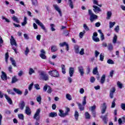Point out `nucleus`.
<instances>
[{
    "instance_id": "obj_1",
    "label": "nucleus",
    "mask_w": 125,
    "mask_h": 125,
    "mask_svg": "<svg viewBox=\"0 0 125 125\" xmlns=\"http://www.w3.org/2000/svg\"><path fill=\"white\" fill-rule=\"evenodd\" d=\"M48 74L50 75V76L53 77L54 78H60L59 72H58V71H57L56 69L49 71L48 72Z\"/></svg>"
},
{
    "instance_id": "obj_2",
    "label": "nucleus",
    "mask_w": 125,
    "mask_h": 125,
    "mask_svg": "<svg viewBox=\"0 0 125 125\" xmlns=\"http://www.w3.org/2000/svg\"><path fill=\"white\" fill-rule=\"evenodd\" d=\"M40 113L41 109H38L33 116L34 120H36V121H39V120H40V118L41 117V116L40 115Z\"/></svg>"
},
{
    "instance_id": "obj_3",
    "label": "nucleus",
    "mask_w": 125,
    "mask_h": 125,
    "mask_svg": "<svg viewBox=\"0 0 125 125\" xmlns=\"http://www.w3.org/2000/svg\"><path fill=\"white\" fill-rule=\"evenodd\" d=\"M33 20L35 21L36 24H38L39 26H40L41 28L44 31H46V29H45V27H44V25L40 20L37 19H33Z\"/></svg>"
},
{
    "instance_id": "obj_4",
    "label": "nucleus",
    "mask_w": 125,
    "mask_h": 125,
    "mask_svg": "<svg viewBox=\"0 0 125 125\" xmlns=\"http://www.w3.org/2000/svg\"><path fill=\"white\" fill-rule=\"evenodd\" d=\"M43 91H45V92L46 91V90H47V93H49V94L52 92V89L51 88V87L49 85H48L47 84H46L43 86Z\"/></svg>"
},
{
    "instance_id": "obj_5",
    "label": "nucleus",
    "mask_w": 125,
    "mask_h": 125,
    "mask_svg": "<svg viewBox=\"0 0 125 125\" xmlns=\"http://www.w3.org/2000/svg\"><path fill=\"white\" fill-rule=\"evenodd\" d=\"M53 7L55 8V10H56L58 12L60 16H61V17H62V11L60 9V8H59L58 5H53Z\"/></svg>"
},
{
    "instance_id": "obj_6",
    "label": "nucleus",
    "mask_w": 125,
    "mask_h": 125,
    "mask_svg": "<svg viewBox=\"0 0 125 125\" xmlns=\"http://www.w3.org/2000/svg\"><path fill=\"white\" fill-rule=\"evenodd\" d=\"M93 11L96 14H97V13H99L100 12H101L102 11L101 9H100V8H99L98 6L96 5H93Z\"/></svg>"
},
{
    "instance_id": "obj_7",
    "label": "nucleus",
    "mask_w": 125,
    "mask_h": 125,
    "mask_svg": "<svg viewBox=\"0 0 125 125\" xmlns=\"http://www.w3.org/2000/svg\"><path fill=\"white\" fill-rule=\"evenodd\" d=\"M40 57L42 59H46V56H45V51L44 50L42 49L41 50V54H40Z\"/></svg>"
},
{
    "instance_id": "obj_8",
    "label": "nucleus",
    "mask_w": 125,
    "mask_h": 125,
    "mask_svg": "<svg viewBox=\"0 0 125 125\" xmlns=\"http://www.w3.org/2000/svg\"><path fill=\"white\" fill-rule=\"evenodd\" d=\"M78 71L81 75V76H83L84 74V70L83 69V67L80 66L78 67Z\"/></svg>"
},
{
    "instance_id": "obj_9",
    "label": "nucleus",
    "mask_w": 125,
    "mask_h": 125,
    "mask_svg": "<svg viewBox=\"0 0 125 125\" xmlns=\"http://www.w3.org/2000/svg\"><path fill=\"white\" fill-rule=\"evenodd\" d=\"M60 46L61 47H63V46H66V50H67V51H68L69 50V44H67V43H66V42H63L62 43H60Z\"/></svg>"
},
{
    "instance_id": "obj_10",
    "label": "nucleus",
    "mask_w": 125,
    "mask_h": 125,
    "mask_svg": "<svg viewBox=\"0 0 125 125\" xmlns=\"http://www.w3.org/2000/svg\"><path fill=\"white\" fill-rule=\"evenodd\" d=\"M115 91H116V89L115 87L112 88V89L110 91L109 96L111 99L114 97V93H115Z\"/></svg>"
},
{
    "instance_id": "obj_11",
    "label": "nucleus",
    "mask_w": 125,
    "mask_h": 125,
    "mask_svg": "<svg viewBox=\"0 0 125 125\" xmlns=\"http://www.w3.org/2000/svg\"><path fill=\"white\" fill-rule=\"evenodd\" d=\"M10 42L12 45H15V46L16 47L17 46L16 41H15V39H14V38L12 36H11Z\"/></svg>"
},
{
    "instance_id": "obj_12",
    "label": "nucleus",
    "mask_w": 125,
    "mask_h": 125,
    "mask_svg": "<svg viewBox=\"0 0 125 125\" xmlns=\"http://www.w3.org/2000/svg\"><path fill=\"white\" fill-rule=\"evenodd\" d=\"M98 17L97 16V15L94 14L93 15H91V16H90V20L91 22H93V21H95V20L97 19Z\"/></svg>"
},
{
    "instance_id": "obj_13",
    "label": "nucleus",
    "mask_w": 125,
    "mask_h": 125,
    "mask_svg": "<svg viewBox=\"0 0 125 125\" xmlns=\"http://www.w3.org/2000/svg\"><path fill=\"white\" fill-rule=\"evenodd\" d=\"M106 109H107V104L106 103H104L102 106V113L104 114L106 112Z\"/></svg>"
},
{
    "instance_id": "obj_14",
    "label": "nucleus",
    "mask_w": 125,
    "mask_h": 125,
    "mask_svg": "<svg viewBox=\"0 0 125 125\" xmlns=\"http://www.w3.org/2000/svg\"><path fill=\"white\" fill-rule=\"evenodd\" d=\"M39 74L40 80H42L44 77L46 75L45 73H44V72L43 71H39Z\"/></svg>"
},
{
    "instance_id": "obj_15",
    "label": "nucleus",
    "mask_w": 125,
    "mask_h": 125,
    "mask_svg": "<svg viewBox=\"0 0 125 125\" xmlns=\"http://www.w3.org/2000/svg\"><path fill=\"white\" fill-rule=\"evenodd\" d=\"M74 70L75 69L73 67H70L69 68V77H72L73 76Z\"/></svg>"
},
{
    "instance_id": "obj_16",
    "label": "nucleus",
    "mask_w": 125,
    "mask_h": 125,
    "mask_svg": "<svg viewBox=\"0 0 125 125\" xmlns=\"http://www.w3.org/2000/svg\"><path fill=\"white\" fill-rule=\"evenodd\" d=\"M4 96H5V99H6V100L8 102L9 104H12V100H11L10 97H9L8 96V95H7L6 94H5Z\"/></svg>"
},
{
    "instance_id": "obj_17",
    "label": "nucleus",
    "mask_w": 125,
    "mask_h": 125,
    "mask_svg": "<svg viewBox=\"0 0 125 125\" xmlns=\"http://www.w3.org/2000/svg\"><path fill=\"white\" fill-rule=\"evenodd\" d=\"M59 112H60V114H59V115H60V117H62V118H63L67 116V113H64V111L63 110L60 109Z\"/></svg>"
},
{
    "instance_id": "obj_18",
    "label": "nucleus",
    "mask_w": 125,
    "mask_h": 125,
    "mask_svg": "<svg viewBox=\"0 0 125 125\" xmlns=\"http://www.w3.org/2000/svg\"><path fill=\"white\" fill-rule=\"evenodd\" d=\"M79 109L80 110V111H83L84 110V106H83V105H82L81 103H77Z\"/></svg>"
},
{
    "instance_id": "obj_19",
    "label": "nucleus",
    "mask_w": 125,
    "mask_h": 125,
    "mask_svg": "<svg viewBox=\"0 0 125 125\" xmlns=\"http://www.w3.org/2000/svg\"><path fill=\"white\" fill-rule=\"evenodd\" d=\"M1 73H2V74L1 75V78L2 80H3V81L7 80L6 74H5V73H4V72H3V71H2Z\"/></svg>"
},
{
    "instance_id": "obj_20",
    "label": "nucleus",
    "mask_w": 125,
    "mask_h": 125,
    "mask_svg": "<svg viewBox=\"0 0 125 125\" xmlns=\"http://www.w3.org/2000/svg\"><path fill=\"white\" fill-rule=\"evenodd\" d=\"M25 113L26 115H28V116L31 115V109H30V107L26 106L25 108Z\"/></svg>"
},
{
    "instance_id": "obj_21",
    "label": "nucleus",
    "mask_w": 125,
    "mask_h": 125,
    "mask_svg": "<svg viewBox=\"0 0 125 125\" xmlns=\"http://www.w3.org/2000/svg\"><path fill=\"white\" fill-rule=\"evenodd\" d=\"M98 33L101 35V40L103 41L105 38L104 37V34H103V33H102V31L101 30L99 29L98 30Z\"/></svg>"
},
{
    "instance_id": "obj_22",
    "label": "nucleus",
    "mask_w": 125,
    "mask_h": 125,
    "mask_svg": "<svg viewBox=\"0 0 125 125\" xmlns=\"http://www.w3.org/2000/svg\"><path fill=\"white\" fill-rule=\"evenodd\" d=\"M61 68H62V72L63 74V75H65V74H66V67L65 66V65L62 64Z\"/></svg>"
},
{
    "instance_id": "obj_23",
    "label": "nucleus",
    "mask_w": 125,
    "mask_h": 125,
    "mask_svg": "<svg viewBox=\"0 0 125 125\" xmlns=\"http://www.w3.org/2000/svg\"><path fill=\"white\" fill-rule=\"evenodd\" d=\"M117 40H118V36H117V35L114 34L112 39V42L114 44H115V43H117Z\"/></svg>"
},
{
    "instance_id": "obj_24",
    "label": "nucleus",
    "mask_w": 125,
    "mask_h": 125,
    "mask_svg": "<svg viewBox=\"0 0 125 125\" xmlns=\"http://www.w3.org/2000/svg\"><path fill=\"white\" fill-rule=\"evenodd\" d=\"M74 51L75 53L78 54L80 52V47L78 45L74 46Z\"/></svg>"
},
{
    "instance_id": "obj_25",
    "label": "nucleus",
    "mask_w": 125,
    "mask_h": 125,
    "mask_svg": "<svg viewBox=\"0 0 125 125\" xmlns=\"http://www.w3.org/2000/svg\"><path fill=\"white\" fill-rule=\"evenodd\" d=\"M13 90L15 91V92H16V93H17V94H20V95L22 94V91L19 90V89L14 88Z\"/></svg>"
},
{
    "instance_id": "obj_26",
    "label": "nucleus",
    "mask_w": 125,
    "mask_h": 125,
    "mask_svg": "<svg viewBox=\"0 0 125 125\" xmlns=\"http://www.w3.org/2000/svg\"><path fill=\"white\" fill-rule=\"evenodd\" d=\"M105 78H106V76L105 75V74L103 75L101 79V83H102V84L104 83L105 82Z\"/></svg>"
},
{
    "instance_id": "obj_27",
    "label": "nucleus",
    "mask_w": 125,
    "mask_h": 125,
    "mask_svg": "<svg viewBox=\"0 0 125 125\" xmlns=\"http://www.w3.org/2000/svg\"><path fill=\"white\" fill-rule=\"evenodd\" d=\"M36 100L39 104H41L42 103V96L38 95V97L36 98Z\"/></svg>"
},
{
    "instance_id": "obj_28",
    "label": "nucleus",
    "mask_w": 125,
    "mask_h": 125,
    "mask_svg": "<svg viewBox=\"0 0 125 125\" xmlns=\"http://www.w3.org/2000/svg\"><path fill=\"white\" fill-rule=\"evenodd\" d=\"M79 112H78V111L75 110V113H74V117H75V119L76 121H78V119H79Z\"/></svg>"
},
{
    "instance_id": "obj_29",
    "label": "nucleus",
    "mask_w": 125,
    "mask_h": 125,
    "mask_svg": "<svg viewBox=\"0 0 125 125\" xmlns=\"http://www.w3.org/2000/svg\"><path fill=\"white\" fill-rule=\"evenodd\" d=\"M57 116V113L56 112H51L49 115V117H50L51 118H54Z\"/></svg>"
},
{
    "instance_id": "obj_30",
    "label": "nucleus",
    "mask_w": 125,
    "mask_h": 125,
    "mask_svg": "<svg viewBox=\"0 0 125 125\" xmlns=\"http://www.w3.org/2000/svg\"><path fill=\"white\" fill-rule=\"evenodd\" d=\"M118 123H119V125H122V124L123 123H125V117L122 118V119L119 118V120H118Z\"/></svg>"
},
{
    "instance_id": "obj_31",
    "label": "nucleus",
    "mask_w": 125,
    "mask_h": 125,
    "mask_svg": "<svg viewBox=\"0 0 125 125\" xmlns=\"http://www.w3.org/2000/svg\"><path fill=\"white\" fill-rule=\"evenodd\" d=\"M107 48L109 51H112L113 49H114V48L113 47V44L112 43H109L108 45Z\"/></svg>"
},
{
    "instance_id": "obj_32",
    "label": "nucleus",
    "mask_w": 125,
    "mask_h": 125,
    "mask_svg": "<svg viewBox=\"0 0 125 125\" xmlns=\"http://www.w3.org/2000/svg\"><path fill=\"white\" fill-rule=\"evenodd\" d=\"M68 3H69V7L72 9H73V8H74V4H73V1H72V0H68Z\"/></svg>"
},
{
    "instance_id": "obj_33",
    "label": "nucleus",
    "mask_w": 125,
    "mask_h": 125,
    "mask_svg": "<svg viewBox=\"0 0 125 125\" xmlns=\"http://www.w3.org/2000/svg\"><path fill=\"white\" fill-rule=\"evenodd\" d=\"M19 106L21 110H23L24 109V107H25V103H24V102H21Z\"/></svg>"
},
{
    "instance_id": "obj_34",
    "label": "nucleus",
    "mask_w": 125,
    "mask_h": 125,
    "mask_svg": "<svg viewBox=\"0 0 125 125\" xmlns=\"http://www.w3.org/2000/svg\"><path fill=\"white\" fill-rule=\"evenodd\" d=\"M27 24V17H24L23 22L21 23V26H25Z\"/></svg>"
},
{
    "instance_id": "obj_35",
    "label": "nucleus",
    "mask_w": 125,
    "mask_h": 125,
    "mask_svg": "<svg viewBox=\"0 0 125 125\" xmlns=\"http://www.w3.org/2000/svg\"><path fill=\"white\" fill-rule=\"evenodd\" d=\"M115 25H116V22L110 21L109 22V28L112 29V28H113V27H114V26H115Z\"/></svg>"
},
{
    "instance_id": "obj_36",
    "label": "nucleus",
    "mask_w": 125,
    "mask_h": 125,
    "mask_svg": "<svg viewBox=\"0 0 125 125\" xmlns=\"http://www.w3.org/2000/svg\"><path fill=\"white\" fill-rule=\"evenodd\" d=\"M98 68H97V67H95L93 69V74L94 75H97V74H98Z\"/></svg>"
},
{
    "instance_id": "obj_37",
    "label": "nucleus",
    "mask_w": 125,
    "mask_h": 125,
    "mask_svg": "<svg viewBox=\"0 0 125 125\" xmlns=\"http://www.w3.org/2000/svg\"><path fill=\"white\" fill-rule=\"evenodd\" d=\"M16 82H18V79L16 76H14L12 79V83H16Z\"/></svg>"
},
{
    "instance_id": "obj_38",
    "label": "nucleus",
    "mask_w": 125,
    "mask_h": 125,
    "mask_svg": "<svg viewBox=\"0 0 125 125\" xmlns=\"http://www.w3.org/2000/svg\"><path fill=\"white\" fill-rule=\"evenodd\" d=\"M51 50L52 52H55V51H57V47L56 46H52Z\"/></svg>"
},
{
    "instance_id": "obj_39",
    "label": "nucleus",
    "mask_w": 125,
    "mask_h": 125,
    "mask_svg": "<svg viewBox=\"0 0 125 125\" xmlns=\"http://www.w3.org/2000/svg\"><path fill=\"white\" fill-rule=\"evenodd\" d=\"M66 99L67 100L71 101L72 100V96L70 95V94H66L65 95Z\"/></svg>"
},
{
    "instance_id": "obj_40",
    "label": "nucleus",
    "mask_w": 125,
    "mask_h": 125,
    "mask_svg": "<svg viewBox=\"0 0 125 125\" xmlns=\"http://www.w3.org/2000/svg\"><path fill=\"white\" fill-rule=\"evenodd\" d=\"M33 74H35V70L34 69L32 68H29V75H33Z\"/></svg>"
},
{
    "instance_id": "obj_41",
    "label": "nucleus",
    "mask_w": 125,
    "mask_h": 125,
    "mask_svg": "<svg viewBox=\"0 0 125 125\" xmlns=\"http://www.w3.org/2000/svg\"><path fill=\"white\" fill-rule=\"evenodd\" d=\"M11 62H12V64L14 67H16V62H15V61L13 60V58H10Z\"/></svg>"
},
{
    "instance_id": "obj_42",
    "label": "nucleus",
    "mask_w": 125,
    "mask_h": 125,
    "mask_svg": "<svg viewBox=\"0 0 125 125\" xmlns=\"http://www.w3.org/2000/svg\"><path fill=\"white\" fill-rule=\"evenodd\" d=\"M32 5L37 6L38 5V0H31Z\"/></svg>"
},
{
    "instance_id": "obj_43",
    "label": "nucleus",
    "mask_w": 125,
    "mask_h": 125,
    "mask_svg": "<svg viewBox=\"0 0 125 125\" xmlns=\"http://www.w3.org/2000/svg\"><path fill=\"white\" fill-rule=\"evenodd\" d=\"M86 104V96H84L83 98V101L82 102V105L84 106Z\"/></svg>"
},
{
    "instance_id": "obj_44",
    "label": "nucleus",
    "mask_w": 125,
    "mask_h": 125,
    "mask_svg": "<svg viewBox=\"0 0 125 125\" xmlns=\"http://www.w3.org/2000/svg\"><path fill=\"white\" fill-rule=\"evenodd\" d=\"M29 52H30V49L28 47H26L25 48V50L24 51L25 55H26V56L28 55V54H29Z\"/></svg>"
},
{
    "instance_id": "obj_45",
    "label": "nucleus",
    "mask_w": 125,
    "mask_h": 125,
    "mask_svg": "<svg viewBox=\"0 0 125 125\" xmlns=\"http://www.w3.org/2000/svg\"><path fill=\"white\" fill-rule=\"evenodd\" d=\"M107 19H110L111 16H112V12L111 11H108L107 12Z\"/></svg>"
},
{
    "instance_id": "obj_46",
    "label": "nucleus",
    "mask_w": 125,
    "mask_h": 125,
    "mask_svg": "<svg viewBox=\"0 0 125 125\" xmlns=\"http://www.w3.org/2000/svg\"><path fill=\"white\" fill-rule=\"evenodd\" d=\"M12 19L14 21H15L17 23H19V20H18V18H17L16 16H13L12 17Z\"/></svg>"
},
{
    "instance_id": "obj_47",
    "label": "nucleus",
    "mask_w": 125,
    "mask_h": 125,
    "mask_svg": "<svg viewBox=\"0 0 125 125\" xmlns=\"http://www.w3.org/2000/svg\"><path fill=\"white\" fill-rule=\"evenodd\" d=\"M85 34V31L83 30V32H81L79 34V37L81 39L83 38V35Z\"/></svg>"
},
{
    "instance_id": "obj_48",
    "label": "nucleus",
    "mask_w": 125,
    "mask_h": 125,
    "mask_svg": "<svg viewBox=\"0 0 125 125\" xmlns=\"http://www.w3.org/2000/svg\"><path fill=\"white\" fill-rule=\"evenodd\" d=\"M50 26L51 27V31H52V32H54V31H55V28H54L55 25H54V24H51Z\"/></svg>"
},
{
    "instance_id": "obj_49",
    "label": "nucleus",
    "mask_w": 125,
    "mask_h": 125,
    "mask_svg": "<svg viewBox=\"0 0 125 125\" xmlns=\"http://www.w3.org/2000/svg\"><path fill=\"white\" fill-rule=\"evenodd\" d=\"M92 40L94 41V42H96L100 41V40H99L98 37H92Z\"/></svg>"
},
{
    "instance_id": "obj_50",
    "label": "nucleus",
    "mask_w": 125,
    "mask_h": 125,
    "mask_svg": "<svg viewBox=\"0 0 125 125\" xmlns=\"http://www.w3.org/2000/svg\"><path fill=\"white\" fill-rule=\"evenodd\" d=\"M93 2L94 4H96L97 5H98V6H100V7H102V4H100V5L98 4V1H97V0H93Z\"/></svg>"
},
{
    "instance_id": "obj_51",
    "label": "nucleus",
    "mask_w": 125,
    "mask_h": 125,
    "mask_svg": "<svg viewBox=\"0 0 125 125\" xmlns=\"http://www.w3.org/2000/svg\"><path fill=\"white\" fill-rule=\"evenodd\" d=\"M85 117L86 119H90V115L87 112L85 113Z\"/></svg>"
},
{
    "instance_id": "obj_52",
    "label": "nucleus",
    "mask_w": 125,
    "mask_h": 125,
    "mask_svg": "<svg viewBox=\"0 0 125 125\" xmlns=\"http://www.w3.org/2000/svg\"><path fill=\"white\" fill-rule=\"evenodd\" d=\"M79 54H80V55H83V54H84V49H83V48H82L80 51H79Z\"/></svg>"
},
{
    "instance_id": "obj_53",
    "label": "nucleus",
    "mask_w": 125,
    "mask_h": 125,
    "mask_svg": "<svg viewBox=\"0 0 125 125\" xmlns=\"http://www.w3.org/2000/svg\"><path fill=\"white\" fill-rule=\"evenodd\" d=\"M18 118L20 119V120H24V115L22 114H19L18 115Z\"/></svg>"
},
{
    "instance_id": "obj_54",
    "label": "nucleus",
    "mask_w": 125,
    "mask_h": 125,
    "mask_svg": "<svg viewBox=\"0 0 125 125\" xmlns=\"http://www.w3.org/2000/svg\"><path fill=\"white\" fill-rule=\"evenodd\" d=\"M107 63H108V64H115V62H114L111 59L108 60L107 61Z\"/></svg>"
},
{
    "instance_id": "obj_55",
    "label": "nucleus",
    "mask_w": 125,
    "mask_h": 125,
    "mask_svg": "<svg viewBox=\"0 0 125 125\" xmlns=\"http://www.w3.org/2000/svg\"><path fill=\"white\" fill-rule=\"evenodd\" d=\"M7 92H8V93H9V94H13V95H14V94H15V93L12 92V90H11L10 89H8L7 90Z\"/></svg>"
},
{
    "instance_id": "obj_56",
    "label": "nucleus",
    "mask_w": 125,
    "mask_h": 125,
    "mask_svg": "<svg viewBox=\"0 0 125 125\" xmlns=\"http://www.w3.org/2000/svg\"><path fill=\"white\" fill-rule=\"evenodd\" d=\"M117 85L119 88H123V84L120 82H117Z\"/></svg>"
},
{
    "instance_id": "obj_57",
    "label": "nucleus",
    "mask_w": 125,
    "mask_h": 125,
    "mask_svg": "<svg viewBox=\"0 0 125 125\" xmlns=\"http://www.w3.org/2000/svg\"><path fill=\"white\" fill-rule=\"evenodd\" d=\"M115 101L116 100H113V101L112 103L111 108H115V106H116V103H115Z\"/></svg>"
},
{
    "instance_id": "obj_58",
    "label": "nucleus",
    "mask_w": 125,
    "mask_h": 125,
    "mask_svg": "<svg viewBox=\"0 0 125 125\" xmlns=\"http://www.w3.org/2000/svg\"><path fill=\"white\" fill-rule=\"evenodd\" d=\"M83 27L84 30H85V31H89V28H88V26L86 25V24H83Z\"/></svg>"
},
{
    "instance_id": "obj_59",
    "label": "nucleus",
    "mask_w": 125,
    "mask_h": 125,
    "mask_svg": "<svg viewBox=\"0 0 125 125\" xmlns=\"http://www.w3.org/2000/svg\"><path fill=\"white\" fill-rule=\"evenodd\" d=\"M9 57V56L8 55V53H6L5 55V62H6V63H7V59H8Z\"/></svg>"
},
{
    "instance_id": "obj_60",
    "label": "nucleus",
    "mask_w": 125,
    "mask_h": 125,
    "mask_svg": "<svg viewBox=\"0 0 125 125\" xmlns=\"http://www.w3.org/2000/svg\"><path fill=\"white\" fill-rule=\"evenodd\" d=\"M33 85H34V83H31L29 85V87H28V90H32V88H33Z\"/></svg>"
},
{
    "instance_id": "obj_61",
    "label": "nucleus",
    "mask_w": 125,
    "mask_h": 125,
    "mask_svg": "<svg viewBox=\"0 0 125 125\" xmlns=\"http://www.w3.org/2000/svg\"><path fill=\"white\" fill-rule=\"evenodd\" d=\"M90 83H93L95 82V78L94 77H91L90 79Z\"/></svg>"
},
{
    "instance_id": "obj_62",
    "label": "nucleus",
    "mask_w": 125,
    "mask_h": 125,
    "mask_svg": "<svg viewBox=\"0 0 125 125\" xmlns=\"http://www.w3.org/2000/svg\"><path fill=\"white\" fill-rule=\"evenodd\" d=\"M104 59V55H103V54H101L100 55V60L101 61H103Z\"/></svg>"
},
{
    "instance_id": "obj_63",
    "label": "nucleus",
    "mask_w": 125,
    "mask_h": 125,
    "mask_svg": "<svg viewBox=\"0 0 125 125\" xmlns=\"http://www.w3.org/2000/svg\"><path fill=\"white\" fill-rule=\"evenodd\" d=\"M42 80H43L44 81H48V75H47V74H46V75Z\"/></svg>"
},
{
    "instance_id": "obj_64",
    "label": "nucleus",
    "mask_w": 125,
    "mask_h": 125,
    "mask_svg": "<svg viewBox=\"0 0 125 125\" xmlns=\"http://www.w3.org/2000/svg\"><path fill=\"white\" fill-rule=\"evenodd\" d=\"M121 108L123 110L125 111V104H124V103L121 104Z\"/></svg>"
}]
</instances>
